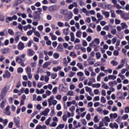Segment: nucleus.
Masks as SVG:
<instances>
[{
  "mask_svg": "<svg viewBox=\"0 0 129 129\" xmlns=\"http://www.w3.org/2000/svg\"><path fill=\"white\" fill-rule=\"evenodd\" d=\"M18 16L17 15H14L12 17H7L6 23H10V21H13V20H17Z\"/></svg>",
  "mask_w": 129,
  "mask_h": 129,
  "instance_id": "f257e3e1",
  "label": "nucleus"
},
{
  "mask_svg": "<svg viewBox=\"0 0 129 129\" xmlns=\"http://www.w3.org/2000/svg\"><path fill=\"white\" fill-rule=\"evenodd\" d=\"M94 43H95L96 45H98L99 43H100V41H99V39L98 38L95 39L94 42H92V43H90V47H95V44H94Z\"/></svg>",
  "mask_w": 129,
  "mask_h": 129,
  "instance_id": "f03ea898",
  "label": "nucleus"
},
{
  "mask_svg": "<svg viewBox=\"0 0 129 129\" xmlns=\"http://www.w3.org/2000/svg\"><path fill=\"white\" fill-rule=\"evenodd\" d=\"M49 112H50V109L46 108L44 111L40 113V115H44V116H47Z\"/></svg>",
  "mask_w": 129,
  "mask_h": 129,
  "instance_id": "7ed1b4c3",
  "label": "nucleus"
},
{
  "mask_svg": "<svg viewBox=\"0 0 129 129\" xmlns=\"http://www.w3.org/2000/svg\"><path fill=\"white\" fill-rule=\"evenodd\" d=\"M10 106H8L6 109L4 110V113H5L6 115H11V111H10Z\"/></svg>",
  "mask_w": 129,
  "mask_h": 129,
  "instance_id": "20e7f679",
  "label": "nucleus"
},
{
  "mask_svg": "<svg viewBox=\"0 0 129 129\" xmlns=\"http://www.w3.org/2000/svg\"><path fill=\"white\" fill-rule=\"evenodd\" d=\"M109 126L111 127V128H116L117 129L118 128V124L116 122H114V123H110L109 124Z\"/></svg>",
  "mask_w": 129,
  "mask_h": 129,
  "instance_id": "39448f33",
  "label": "nucleus"
},
{
  "mask_svg": "<svg viewBox=\"0 0 129 129\" xmlns=\"http://www.w3.org/2000/svg\"><path fill=\"white\" fill-rule=\"evenodd\" d=\"M6 95H7V88H4L1 91L0 96L2 97V98H5Z\"/></svg>",
  "mask_w": 129,
  "mask_h": 129,
  "instance_id": "423d86ee",
  "label": "nucleus"
},
{
  "mask_svg": "<svg viewBox=\"0 0 129 129\" xmlns=\"http://www.w3.org/2000/svg\"><path fill=\"white\" fill-rule=\"evenodd\" d=\"M14 122L17 127H20V117H17L15 118Z\"/></svg>",
  "mask_w": 129,
  "mask_h": 129,
  "instance_id": "0eeeda50",
  "label": "nucleus"
},
{
  "mask_svg": "<svg viewBox=\"0 0 129 129\" xmlns=\"http://www.w3.org/2000/svg\"><path fill=\"white\" fill-rule=\"evenodd\" d=\"M102 15L105 16V18H106L107 19H108V18H109V16H110V14L109 12H105L104 10L102 11Z\"/></svg>",
  "mask_w": 129,
  "mask_h": 129,
  "instance_id": "6e6552de",
  "label": "nucleus"
},
{
  "mask_svg": "<svg viewBox=\"0 0 129 129\" xmlns=\"http://www.w3.org/2000/svg\"><path fill=\"white\" fill-rule=\"evenodd\" d=\"M24 48H25V44H24L22 42H20L18 45V50H22Z\"/></svg>",
  "mask_w": 129,
  "mask_h": 129,
  "instance_id": "1a4fd4ad",
  "label": "nucleus"
},
{
  "mask_svg": "<svg viewBox=\"0 0 129 129\" xmlns=\"http://www.w3.org/2000/svg\"><path fill=\"white\" fill-rule=\"evenodd\" d=\"M117 113H111L109 115V117L111 118V119H112V118H114V119H115L117 117Z\"/></svg>",
  "mask_w": 129,
  "mask_h": 129,
  "instance_id": "9d476101",
  "label": "nucleus"
},
{
  "mask_svg": "<svg viewBox=\"0 0 129 129\" xmlns=\"http://www.w3.org/2000/svg\"><path fill=\"white\" fill-rule=\"evenodd\" d=\"M70 111L72 112V116H74V111H75V106H72L69 108Z\"/></svg>",
  "mask_w": 129,
  "mask_h": 129,
  "instance_id": "9b49d317",
  "label": "nucleus"
},
{
  "mask_svg": "<svg viewBox=\"0 0 129 129\" xmlns=\"http://www.w3.org/2000/svg\"><path fill=\"white\" fill-rule=\"evenodd\" d=\"M2 54H7L10 52V48L2 49L1 50Z\"/></svg>",
  "mask_w": 129,
  "mask_h": 129,
  "instance_id": "f8f14e48",
  "label": "nucleus"
},
{
  "mask_svg": "<svg viewBox=\"0 0 129 129\" xmlns=\"http://www.w3.org/2000/svg\"><path fill=\"white\" fill-rule=\"evenodd\" d=\"M49 35L51 37V40H52V41H56V40H57V36L54 35L52 32H50Z\"/></svg>",
  "mask_w": 129,
  "mask_h": 129,
  "instance_id": "ddd939ff",
  "label": "nucleus"
},
{
  "mask_svg": "<svg viewBox=\"0 0 129 129\" xmlns=\"http://www.w3.org/2000/svg\"><path fill=\"white\" fill-rule=\"evenodd\" d=\"M49 12H51V13H53L56 11L57 9H56V7L55 6H51L48 9Z\"/></svg>",
  "mask_w": 129,
  "mask_h": 129,
  "instance_id": "4468645a",
  "label": "nucleus"
},
{
  "mask_svg": "<svg viewBox=\"0 0 129 129\" xmlns=\"http://www.w3.org/2000/svg\"><path fill=\"white\" fill-rule=\"evenodd\" d=\"M97 18H98V21L103 20V16L101 15V14H100L99 13H97Z\"/></svg>",
  "mask_w": 129,
  "mask_h": 129,
  "instance_id": "2eb2a0df",
  "label": "nucleus"
},
{
  "mask_svg": "<svg viewBox=\"0 0 129 129\" xmlns=\"http://www.w3.org/2000/svg\"><path fill=\"white\" fill-rule=\"evenodd\" d=\"M60 13H61V15H63L64 16H67V15H68V10H61Z\"/></svg>",
  "mask_w": 129,
  "mask_h": 129,
  "instance_id": "dca6fc26",
  "label": "nucleus"
},
{
  "mask_svg": "<svg viewBox=\"0 0 129 129\" xmlns=\"http://www.w3.org/2000/svg\"><path fill=\"white\" fill-rule=\"evenodd\" d=\"M28 55L29 56H33V55H35V51L33 49H28Z\"/></svg>",
  "mask_w": 129,
  "mask_h": 129,
  "instance_id": "f3484780",
  "label": "nucleus"
},
{
  "mask_svg": "<svg viewBox=\"0 0 129 129\" xmlns=\"http://www.w3.org/2000/svg\"><path fill=\"white\" fill-rule=\"evenodd\" d=\"M57 51L59 52H64V49H63V47H62L61 44H59L57 47Z\"/></svg>",
  "mask_w": 129,
  "mask_h": 129,
  "instance_id": "a211bd4d",
  "label": "nucleus"
},
{
  "mask_svg": "<svg viewBox=\"0 0 129 129\" xmlns=\"http://www.w3.org/2000/svg\"><path fill=\"white\" fill-rule=\"evenodd\" d=\"M16 61L17 63H19V64H21V63H23V59H22V58H20L18 56L17 57Z\"/></svg>",
  "mask_w": 129,
  "mask_h": 129,
  "instance_id": "6ab92c4d",
  "label": "nucleus"
},
{
  "mask_svg": "<svg viewBox=\"0 0 129 129\" xmlns=\"http://www.w3.org/2000/svg\"><path fill=\"white\" fill-rule=\"evenodd\" d=\"M71 36V41L72 42H74L75 41V36H74V33L73 32H71L70 34Z\"/></svg>",
  "mask_w": 129,
  "mask_h": 129,
  "instance_id": "aec40b11",
  "label": "nucleus"
},
{
  "mask_svg": "<svg viewBox=\"0 0 129 129\" xmlns=\"http://www.w3.org/2000/svg\"><path fill=\"white\" fill-rule=\"evenodd\" d=\"M122 19H123V20H124V21H126V20L129 19L128 15H127L125 14H123L122 15Z\"/></svg>",
  "mask_w": 129,
  "mask_h": 129,
  "instance_id": "412c9836",
  "label": "nucleus"
},
{
  "mask_svg": "<svg viewBox=\"0 0 129 129\" xmlns=\"http://www.w3.org/2000/svg\"><path fill=\"white\" fill-rule=\"evenodd\" d=\"M102 88H104V89H108V88H109V87H108L107 85L105 84V83L102 82Z\"/></svg>",
  "mask_w": 129,
  "mask_h": 129,
  "instance_id": "4be33fe9",
  "label": "nucleus"
},
{
  "mask_svg": "<svg viewBox=\"0 0 129 129\" xmlns=\"http://www.w3.org/2000/svg\"><path fill=\"white\" fill-rule=\"evenodd\" d=\"M24 31H27V30H28V29H32V26L30 24H28L27 25H26L25 26H24Z\"/></svg>",
  "mask_w": 129,
  "mask_h": 129,
  "instance_id": "5701e85b",
  "label": "nucleus"
},
{
  "mask_svg": "<svg viewBox=\"0 0 129 129\" xmlns=\"http://www.w3.org/2000/svg\"><path fill=\"white\" fill-rule=\"evenodd\" d=\"M102 121L109 122V121H110V119L108 116H105L104 118L102 119Z\"/></svg>",
  "mask_w": 129,
  "mask_h": 129,
  "instance_id": "b1692460",
  "label": "nucleus"
},
{
  "mask_svg": "<svg viewBox=\"0 0 129 129\" xmlns=\"http://www.w3.org/2000/svg\"><path fill=\"white\" fill-rule=\"evenodd\" d=\"M77 66L79 69H81V70H83L84 69V67H83V65H82L81 63H78Z\"/></svg>",
  "mask_w": 129,
  "mask_h": 129,
  "instance_id": "393cba45",
  "label": "nucleus"
},
{
  "mask_svg": "<svg viewBox=\"0 0 129 129\" xmlns=\"http://www.w3.org/2000/svg\"><path fill=\"white\" fill-rule=\"evenodd\" d=\"M5 105H6V101L3 100L0 104L1 108L3 109L5 107Z\"/></svg>",
  "mask_w": 129,
  "mask_h": 129,
  "instance_id": "a878e982",
  "label": "nucleus"
},
{
  "mask_svg": "<svg viewBox=\"0 0 129 129\" xmlns=\"http://www.w3.org/2000/svg\"><path fill=\"white\" fill-rule=\"evenodd\" d=\"M120 25H121V27L123 30L124 29H126L127 28V25L124 23H121L120 24Z\"/></svg>",
  "mask_w": 129,
  "mask_h": 129,
  "instance_id": "bb28decb",
  "label": "nucleus"
},
{
  "mask_svg": "<svg viewBox=\"0 0 129 129\" xmlns=\"http://www.w3.org/2000/svg\"><path fill=\"white\" fill-rule=\"evenodd\" d=\"M51 120H52L51 117H49L47 119L45 120V124L46 125H49V124H50V121H51Z\"/></svg>",
  "mask_w": 129,
  "mask_h": 129,
  "instance_id": "cd10ccee",
  "label": "nucleus"
},
{
  "mask_svg": "<svg viewBox=\"0 0 129 129\" xmlns=\"http://www.w3.org/2000/svg\"><path fill=\"white\" fill-rule=\"evenodd\" d=\"M124 66V62H123V63H121L116 68V70H119V69H121L122 67Z\"/></svg>",
  "mask_w": 129,
  "mask_h": 129,
  "instance_id": "c85d7f7f",
  "label": "nucleus"
},
{
  "mask_svg": "<svg viewBox=\"0 0 129 129\" xmlns=\"http://www.w3.org/2000/svg\"><path fill=\"white\" fill-rule=\"evenodd\" d=\"M26 72L27 74H30L32 73V69H31V68L30 67H27L26 68Z\"/></svg>",
  "mask_w": 129,
  "mask_h": 129,
  "instance_id": "c756f323",
  "label": "nucleus"
},
{
  "mask_svg": "<svg viewBox=\"0 0 129 129\" xmlns=\"http://www.w3.org/2000/svg\"><path fill=\"white\" fill-rule=\"evenodd\" d=\"M33 33H34L35 35L38 38L41 37V34L38 31H33Z\"/></svg>",
  "mask_w": 129,
  "mask_h": 129,
  "instance_id": "7c9ffc66",
  "label": "nucleus"
},
{
  "mask_svg": "<svg viewBox=\"0 0 129 129\" xmlns=\"http://www.w3.org/2000/svg\"><path fill=\"white\" fill-rule=\"evenodd\" d=\"M108 79H112V80H114V79H116V76L114 75H108Z\"/></svg>",
  "mask_w": 129,
  "mask_h": 129,
  "instance_id": "2f4dec72",
  "label": "nucleus"
},
{
  "mask_svg": "<svg viewBox=\"0 0 129 129\" xmlns=\"http://www.w3.org/2000/svg\"><path fill=\"white\" fill-rule=\"evenodd\" d=\"M57 126V122L53 121L51 124L49 125L50 127H55V126Z\"/></svg>",
  "mask_w": 129,
  "mask_h": 129,
  "instance_id": "473e14b6",
  "label": "nucleus"
},
{
  "mask_svg": "<svg viewBox=\"0 0 129 129\" xmlns=\"http://www.w3.org/2000/svg\"><path fill=\"white\" fill-rule=\"evenodd\" d=\"M67 95L69 96H73V95H74V93L73 92V91H69L67 93Z\"/></svg>",
  "mask_w": 129,
  "mask_h": 129,
  "instance_id": "72a5a7b5",
  "label": "nucleus"
},
{
  "mask_svg": "<svg viewBox=\"0 0 129 129\" xmlns=\"http://www.w3.org/2000/svg\"><path fill=\"white\" fill-rule=\"evenodd\" d=\"M82 34V32L80 31H79L77 32L76 36L78 38H81Z\"/></svg>",
  "mask_w": 129,
  "mask_h": 129,
  "instance_id": "f704fd0d",
  "label": "nucleus"
},
{
  "mask_svg": "<svg viewBox=\"0 0 129 129\" xmlns=\"http://www.w3.org/2000/svg\"><path fill=\"white\" fill-rule=\"evenodd\" d=\"M86 91L87 92H92V90L91 88L89 87L88 86H86L85 87Z\"/></svg>",
  "mask_w": 129,
  "mask_h": 129,
  "instance_id": "c9c22d12",
  "label": "nucleus"
},
{
  "mask_svg": "<svg viewBox=\"0 0 129 129\" xmlns=\"http://www.w3.org/2000/svg\"><path fill=\"white\" fill-rule=\"evenodd\" d=\"M96 58H97V59H100V58H101V54H100V52L96 53Z\"/></svg>",
  "mask_w": 129,
  "mask_h": 129,
  "instance_id": "e433bc0d",
  "label": "nucleus"
},
{
  "mask_svg": "<svg viewBox=\"0 0 129 129\" xmlns=\"http://www.w3.org/2000/svg\"><path fill=\"white\" fill-rule=\"evenodd\" d=\"M77 76H79V77H82L83 75H84V73L82 72H79L77 73Z\"/></svg>",
  "mask_w": 129,
  "mask_h": 129,
  "instance_id": "4c0bfd02",
  "label": "nucleus"
},
{
  "mask_svg": "<svg viewBox=\"0 0 129 129\" xmlns=\"http://www.w3.org/2000/svg\"><path fill=\"white\" fill-rule=\"evenodd\" d=\"M6 74L7 78H10L11 77V73L9 71H6Z\"/></svg>",
  "mask_w": 129,
  "mask_h": 129,
  "instance_id": "58836bf2",
  "label": "nucleus"
},
{
  "mask_svg": "<svg viewBox=\"0 0 129 129\" xmlns=\"http://www.w3.org/2000/svg\"><path fill=\"white\" fill-rule=\"evenodd\" d=\"M59 57H60V55L59 54L57 53H55L53 54V58H54V59H58Z\"/></svg>",
  "mask_w": 129,
  "mask_h": 129,
  "instance_id": "ea45409f",
  "label": "nucleus"
},
{
  "mask_svg": "<svg viewBox=\"0 0 129 129\" xmlns=\"http://www.w3.org/2000/svg\"><path fill=\"white\" fill-rule=\"evenodd\" d=\"M111 64H112L113 66H116L117 64H118V62L115 60H112L111 61Z\"/></svg>",
  "mask_w": 129,
  "mask_h": 129,
  "instance_id": "a19ab883",
  "label": "nucleus"
},
{
  "mask_svg": "<svg viewBox=\"0 0 129 129\" xmlns=\"http://www.w3.org/2000/svg\"><path fill=\"white\" fill-rule=\"evenodd\" d=\"M65 125L64 124H60L57 127L56 129L64 128Z\"/></svg>",
  "mask_w": 129,
  "mask_h": 129,
  "instance_id": "79ce46f5",
  "label": "nucleus"
},
{
  "mask_svg": "<svg viewBox=\"0 0 129 129\" xmlns=\"http://www.w3.org/2000/svg\"><path fill=\"white\" fill-rule=\"evenodd\" d=\"M57 74L54 73L51 75V77L52 79H55V78L57 77Z\"/></svg>",
  "mask_w": 129,
  "mask_h": 129,
  "instance_id": "37998d69",
  "label": "nucleus"
},
{
  "mask_svg": "<svg viewBox=\"0 0 129 129\" xmlns=\"http://www.w3.org/2000/svg\"><path fill=\"white\" fill-rule=\"evenodd\" d=\"M94 122H98L99 121V119H98V115H96L94 117Z\"/></svg>",
  "mask_w": 129,
  "mask_h": 129,
  "instance_id": "c03bdc74",
  "label": "nucleus"
},
{
  "mask_svg": "<svg viewBox=\"0 0 129 129\" xmlns=\"http://www.w3.org/2000/svg\"><path fill=\"white\" fill-rule=\"evenodd\" d=\"M101 102H102V103H105L106 102V99H105L104 97H102L101 98Z\"/></svg>",
  "mask_w": 129,
  "mask_h": 129,
  "instance_id": "a18cd8bd",
  "label": "nucleus"
},
{
  "mask_svg": "<svg viewBox=\"0 0 129 129\" xmlns=\"http://www.w3.org/2000/svg\"><path fill=\"white\" fill-rule=\"evenodd\" d=\"M58 89V87H54L53 90H52V93L53 94H56V93H57V90Z\"/></svg>",
  "mask_w": 129,
  "mask_h": 129,
  "instance_id": "49530a36",
  "label": "nucleus"
},
{
  "mask_svg": "<svg viewBox=\"0 0 129 129\" xmlns=\"http://www.w3.org/2000/svg\"><path fill=\"white\" fill-rule=\"evenodd\" d=\"M8 33L10 35H14V31L13 29H8Z\"/></svg>",
  "mask_w": 129,
  "mask_h": 129,
  "instance_id": "de8ad7c7",
  "label": "nucleus"
},
{
  "mask_svg": "<svg viewBox=\"0 0 129 129\" xmlns=\"http://www.w3.org/2000/svg\"><path fill=\"white\" fill-rule=\"evenodd\" d=\"M57 26H58V27H60V28H62V27L64 26V23L61 22H59L57 23Z\"/></svg>",
  "mask_w": 129,
  "mask_h": 129,
  "instance_id": "09e8293b",
  "label": "nucleus"
},
{
  "mask_svg": "<svg viewBox=\"0 0 129 129\" xmlns=\"http://www.w3.org/2000/svg\"><path fill=\"white\" fill-rule=\"evenodd\" d=\"M78 12H79V9L77 8H75L74 10V14L75 15H78Z\"/></svg>",
  "mask_w": 129,
  "mask_h": 129,
  "instance_id": "8fccbe9b",
  "label": "nucleus"
},
{
  "mask_svg": "<svg viewBox=\"0 0 129 129\" xmlns=\"http://www.w3.org/2000/svg\"><path fill=\"white\" fill-rule=\"evenodd\" d=\"M37 29L39 30V31L42 32V31H43V29H44V27H43V25H40L38 26Z\"/></svg>",
  "mask_w": 129,
  "mask_h": 129,
  "instance_id": "3c124183",
  "label": "nucleus"
},
{
  "mask_svg": "<svg viewBox=\"0 0 129 129\" xmlns=\"http://www.w3.org/2000/svg\"><path fill=\"white\" fill-rule=\"evenodd\" d=\"M84 5H85V3H84V2H83V1L80 0L79 1V5L80 6V7H83Z\"/></svg>",
  "mask_w": 129,
  "mask_h": 129,
  "instance_id": "603ef678",
  "label": "nucleus"
},
{
  "mask_svg": "<svg viewBox=\"0 0 129 129\" xmlns=\"http://www.w3.org/2000/svg\"><path fill=\"white\" fill-rule=\"evenodd\" d=\"M33 33H34V31L29 30L28 32H27L28 36H32L33 35Z\"/></svg>",
  "mask_w": 129,
  "mask_h": 129,
  "instance_id": "864d4df0",
  "label": "nucleus"
},
{
  "mask_svg": "<svg viewBox=\"0 0 129 129\" xmlns=\"http://www.w3.org/2000/svg\"><path fill=\"white\" fill-rule=\"evenodd\" d=\"M18 73H23V72H24V69L21 67L19 68L18 69Z\"/></svg>",
  "mask_w": 129,
  "mask_h": 129,
  "instance_id": "5fc2aeb1",
  "label": "nucleus"
},
{
  "mask_svg": "<svg viewBox=\"0 0 129 129\" xmlns=\"http://www.w3.org/2000/svg\"><path fill=\"white\" fill-rule=\"evenodd\" d=\"M100 98H99V96H96L93 99V101H99L100 100Z\"/></svg>",
  "mask_w": 129,
  "mask_h": 129,
  "instance_id": "6e6d98bb",
  "label": "nucleus"
},
{
  "mask_svg": "<svg viewBox=\"0 0 129 129\" xmlns=\"http://www.w3.org/2000/svg\"><path fill=\"white\" fill-rule=\"evenodd\" d=\"M19 40H20V35H17V36H15V42H16V43H18Z\"/></svg>",
  "mask_w": 129,
  "mask_h": 129,
  "instance_id": "4d7b16f0",
  "label": "nucleus"
},
{
  "mask_svg": "<svg viewBox=\"0 0 129 129\" xmlns=\"http://www.w3.org/2000/svg\"><path fill=\"white\" fill-rule=\"evenodd\" d=\"M5 59H6V57H5V55H1L0 56V62H3Z\"/></svg>",
  "mask_w": 129,
  "mask_h": 129,
  "instance_id": "13d9d810",
  "label": "nucleus"
},
{
  "mask_svg": "<svg viewBox=\"0 0 129 129\" xmlns=\"http://www.w3.org/2000/svg\"><path fill=\"white\" fill-rule=\"evenodd\" d=\"M111 33L112 34V35H115V34H116V29H112L111 30Z\"/></svg>",
  "mask_w": 129,
  "mask_h": 129,
  "instance_id": "bf43d9fd",
  "label": "nucleus"
},
{
  "mask_svg": "<svg viewBox=\"0 0 129 129\" xmlns=\"http://www.w3.org/2000/svg\"><path fill=\"white\" fill-rule=\"evenodd\" d=\"M76 74V73H73L71 71L69 76V77H73V76H74V75H75Z\"/></svg>",
  "mask_w": 129,
  "mask_h": 129,
  "instance_id": "052dcab7",
  "label": "nucleus"
},
{
  "mask_svg": "<svg viewBox=\"0 0 129 129\" xmlns=\"http://www.w3.org/2000/svg\"><path fill=\"white\" fill-rule=\"evenodd\" d=\"M83 13L84 14H88L89 12L87 11V9L86 8H83L82 10Z\"/></svg>",
  "mask_w": 129,
  "mask_h": 129,
  "instance_id": "680f3d73",
  "label": "nucleus"
},
{
  "mask_svg": "<svg viewBox=\"0 0 129 129\" xmlns=\"http://www.w3.org/2000/svg\"><path fill=\"white\" fill-rule=\"evenodd\" d=\"M70 56H71V57H73V56L76 57V53H75V52H74V51L71 52Z\"/></svg>",
  "mask_w": 129,
  "mask_h": 129,
  "instance_id": "e2e57ef3",
  "label": "nucleus"
},
{
  "mask_svg": "<svg viewBox=\"0 0 129 129\" xmlns=\"http://www.w3.org/2000/svg\"><path fill=\"white\" fill-rule=\"evenodd\" d=\"M52 120L53 121H56V122H58V117H57L56 116H54L52 118Z\"/></svg>",
  "mask_w": 129,
  "mask_h": 129,
  "instance_id": "0e129e2a",
  "label": "nucleus"
},
{
  "mask_svg": "<svg viewBox=\"0 0 129 129\" xmlns=\"http://www.w3.org/2000/svg\"><path fill=\"white\" fill-rule=\"evenodd\" d=\"M33 41H34V42H36V43H39V38H38V37H34Z\"/></svg>",
  "mask_w": 129,
  "mask_h": 129,
  "instance_id": "69168bd1",
  "label": "nucleus"
},
{
  "mask_svg": "<svg viewBox=\"0 0 129 129\" xmlns=\"http://www.w3.org/2000/svg\"><path fill=\"white\" fill-rule=\"evenodd\" d=\"M116 9H117L118 10H120L121 9V6L119 5V4H116V5L114 6Z\"/></svg>",
  "mask_w": 129,
  "mask_h": 129,
  "instance_id": "338daca9",
  "label": "nucleus"
},
{
  "mask_svg": "<svg viewBox=\"0 0 129 129\" xmlns=\"http://www.w3.org/2000/svg\"><path fill=\"white\" fill-rule=\"evenodd\" d=\"M125 112L126 113H128V112H129V107L128 106H126L125 107Z\"/></svg>",
  "mask_w": 129,
  "mask_h": 129,
  "instance_id": "774afa93",
  "label": "nucleus"
}]
</instances>
